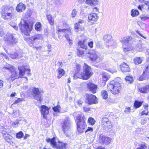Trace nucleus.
I'll return each instance as SVG.
<instances>
[{"label":"nucleus","instance_id":"f257e3e1","mask_svg":"<svg viewBox=\"0 0 149 149\" xmlns=\"http://www.w3.org/2000/svg\"><path fill=\"white\" fill-rule=\"evenodd\" d=\"M84 71L82 72L81 67L79 64L76 65V70L74 74V77L87 80L89 79L92 74L90 66L84 63L83 67Z\"/></svg>","mask_w":149,"mask_h":149},{"label":"nucleus","instance_id":"f03ea898","mask_svg":"<svg viewBox=\"0 0 149 149\" xmlns=\"http://www.w3.org/2000/svg\"><path fill=\"white\" fill-rule=\"evenodd\" d=\"M77 54L79 57H83L84 53L86 54L90 60L94 63H97L102 60V58L97 54V51L95 49H89L87 51L84 52L78 47L77 49Z\"/></svg>","mask_w":149,"mask_h":149},{"label":"nucleus","instance_id":"7ed1b4c3","mask_svg":"<svg viewBox=\"0 0 149 149\" xmlns=\"http://www.w3.org/2000/svg\"><path fill=\"white\" fill-rule=\"evenodd\" d=\"M13 7L9 6H3L1 14V17L5 20L11 19L15 18Z\"/></svg>","mask_w":149,"mask_h":149},{"label":"nucleus","instance_id":"20e7f679","mask_svg":"<svg viewBox=\"0 0 149 149\" xmlns=\"http://www.w3.org/2000/svg\"><path fill=\"white\" fill-rule=\"evenodd\" d=\"M85 120V117L82 114L79 115L76 118L77 131L79 133H82L86 126Z\"/></svg>","mask_w":149,"mask_h":149},{"label":"nucleus","instance_id":"39448f33","mask_svg":"<svg viewBox=\"0 0 149 149\" xmlns=\"http://www.w3.org/2000/svg\"><path fill=\"white\" fill-rule=\"evenodd\" d=\"M132 39V38L131 36H127L122 38L120 40V42L122 45L123 50L125 53L133 49V47L130 44V42Z\"/></svg>","mask_w":149,"mask_h":149},{"label":"nucleus","instance_id":"423d86ee","mask_svg":"<svg viewBox=\"0 0 149 149\" xmlns=\"http://www.w3.org/2000/svg\"><path fill=\"white\" fill-rule=\"evenodd\" d=\"M121 88V85L119 82L116 80L111 81L107 85V89L113 94H118Z\"/></svg>","mask_w":149,"mask_h":149},{"label":"nucleus","instance_id":"0eeeda50","mask_svg":"<svg viewBox=\"0 0 149 149\" xmlns=\"http://www.w3.org/2000/svg\"><path fill=\"white\" fill-rule=\"evenodd\" d=\"M19 27L22 32L27 36L29 35V33L31 31L33 25V23H27L24 19H21L19 24Z\"/></svg>","mask_w":149,"mask_h":149},{"label":"nucleus","instance_id":"6e6552de","mask_svg":"<svg viewBox=\"0 0 149 149\" xmlns=\"http://www.w3.org/2000/svg\"><path fill=\"white\" fill-rule=\"evenodd\" d=\"M47 143H50L52 147L56 148L57 149H66V144L59 141L58 143L56 141L55 138L54 137L52 139L48 138L46 139Z\"/></svg>","mask_w":149,"mask_h":149},{"label":"nucleus","instance_id":"1a4fd4ad","mask_svg":"<svg viewBox=\"0 0 149 149\" xmlns=\"http://www.w3.org/2000/svg\"><path fill=\"white\" fill-rule=\"evenodd\" d=\"M58 33L60 32H64L65 33V37L68 42L69 45L71 46L73 44V39L71 29H59L58 30Z\"/></svg>","mask_w":149,"mask_h":149},{"label":"nucleus","instance_id":"9d476101","mask_svg":"<svg viewBox=\"0 0 149 149\" xmlns=\"http://www.w3.org/2000/svg\"><path fill=\"white\" fill-rule=\"evenodd\" d=\"M6 43L10 45L14 46L18 42V39L11 33L6 35L4 38Z\"/></svg>","mask_w":149,"mask_h":149},{"label":"nucleus","instance_id":"9b49d317","mask_svg":"<svg viewBox=\"0 0 149 149\" xmlns=\"http://www.w3.org/2000/svg\"><path fill=\"white\" fill-rule=\"evenodd\" d=\"M71 123L70 120L68 117H66L65 119L61 122V129L65 134L70 129Z\"/></svg>","mask_w":149,"mask_h":149},{"label":"nucleus","instance_id":"f8f14e48","mask_svg":"<svg viewBox=\"0 0 149 149\" xmlns=\"http://www.w3.org/2000/svg\"><path fill=\"white\" fill-rule=\"evenodd\" d=\"M3 69H6L8 70H10L11 72V75L10 78L12 81H14L15 79L17 78V74L15 69V67L11 65L7 64L3 68Z\"/></svg>","mask_w":149,"mask_h":149},{"label":"nucleus","instance_id":"ddd939ff","mask_svg":"<svg viewBox=\"0 0 149 149\" xmlns=\"http://www.w3.org/2000/svg\"><path fill=\"white\" fill-rule=\"evenodd\" d=\"M42 38V36L40 34L36 35L32 37H31L30 38V42H31V43H30V46L36 50L40 49H41V46H39L38 47H34L33 46V44L38 40L41 39Z\"/></svg>","mask_w":149,"mask_h":149},{"label":"nucleus","instance_id":"4468645a","mask_svg":"<svg viewBox=\"0 0 149 149\" xmlns=\"http://www.w3.org/2000/svg\"><path fill=\"white\" fill-rule=\"evenodd\" d=\"M32 93L34 99L36 100L39 101L41 102L42 100V99L41 98V95L40 92L38 88L33 87L32 89Z\"/></svg>","mask_w":149,"mask_h":149},{"label":"nucleus","instance_id":"2eb2a0df","mask_svg":"<svg viewBox=\"0 0 149 149\" xmlns=\"http://www.w3.org/2000/svg\"><path fill=\"white\" fill-rule=\"evenodd\" d=\"M112 140V139L111 138L102 134L100 135L99 137V141L102 144L107 145L111 143Z\"/></svg>","mask_w":149,"mask_h":149},{"label":"nucleus","instance_id":"dca6fc26","mask_svg":"<svg viewBox=\"0 0 149 149\" xmlns=\"http://www.w3.org/2000/svg\"><path fill=\"white\" fill-rule=\"evenodd\" d=\"M88 104H95L97 103V98L95 95L91 94H86L85 95Z\"/></svg>","mask_w":149,"mask_h":149},{"label":"nucleus","instance_id":"f3484780","mask_svg":"<svg viewBox=\"0 0 149 149\" xmlns=\"http://www.w3.org/2000/svg\"><path fill=\"white\" fill-rule=\"evenodd\" d=\"M111 123L109 119L107 118H103L102 119V126L105 130L111 127Z\"/></svg>","mask_w":149,"mask_h":149},{"label":"nucleus","instance_id":"a211bd4d","mask_svg":"<svg viewBox=\"0 0 149 149\" xmlns=\"http://www.w3.org/2000/svg\"><path fill=\"white\" fill-rule=\"evenodd\" d=\"M148 78H149V65L146 67V69L143 72V74L140 76L139 80L142 81Z\"/></svg>","mask_w":149,"mask_h":149},{"label":"nucleus","instance_id":"6ab92c4d","mask_svg":"<svg viewBox=\"0 0 149 149\" xmlns=\"http://www.w3.org/2000/svg\"><path fill=\"white\" fill-rule=\"evenodd\" d=\"M49 109L50 108H48L47 107L44 105H42L41 106L40 111L41 114L43 116V118H46V115L48 114Z\"/></svg>","mask_w":149,"mask_h":149},{"label":"nucleus","instance_id":"aec40b11","mask_svg":"<svg viewBox=\"0 0 149 149\" xmlns=\"http://www.w3.org/2000/svg\"><path fill=\"white\" fill-rule=\"evenodd\" d=\"M19 70V75L20 76H23L24 74L26 73L28 75L30 74V69H26L23 66L20 67L18 68Z\"/></svg>","mask_w":149,"mask_h":149},{"label":"nucleus","instance_id":"412c9836","mask_svg":"<svg viewBox=\"0 0 149 149\" xmlns=\"http://www.w3.org/2000/svg\"><path fill=\"white\" fill-rule=\"evenodd\" d=\"M87 84L90 91L93 93H96L97 89V86L96 85L89 82L87 83Z\"/></svg>","mask_w":149,"mask_h":149},{"label":"nucleus","instance_id":"4be33fe9","mask_svg":"<svg viewBox=\"0 0 149 149\" xmlns=\"http://www.w3.org/2000/svg\"><path fill=\"white\" fill-rule=\"evenodd\" d=\"M84 23V20L80 19L78 22L74 24V28L77 30L76 31L77 32L78 30L82 29V24Z\"/></svg>","mask_w":149,"mask_h":149},{"label":"nucleus","instance_id":"5701e85b","mask_svg":"<svg viewBox=\"0 0 149 149\" xmlns=\"http://www.w3.org/2000/svg\"><path fill=\"white\" fill-rule=\"evenodd\" d=\"M120 68L122 71L123 72H129L130 68L129 66L126 63H123L120 66Z\"/></svg>","mask_w":149,"mask_h":149},{"label":"nucleus","instance_id":"b1692460","mask_svg":"<svg viewBox=\"0 0 149 149\" xmlns=\"http://www.w3.org/2000/svg\"><path fill=\"white\" fill-rule=\"evenodd\" d=\"M85 3L92 6H95L98 4L99 1L98 0H86Z\"/></svg>","mask_w":149,"mask_h":149},{"label":"nucleus","instance_id":"393cba45","mask_svg":"<svg viewBox=\"0 0 149 149\" xmlns=\"http://www.w3.org/2000/svg\"><path fill=\"white\" fill-rule=\"evenodd\" d=\"M26 8L25 5L22 3H20L17 6L16 8V10L19 12H22Z\"/></svg>","mask_w":149,"mask_h":149},{"label":"nucleus","instance_id":"a878e982","mask_svg":"<svg viewBox=\"0 0 149 149\" xmlns=\"http://www.w3.org/2000/svg\"><path fill=\"white\" fill-rule=\"evenodd\" d=\"M139 91L143 93H147L149 92V85H146L139 88Z\"/></svg>","mask_w":149,"mask_h":149},{"label":"nucleus","instance_id":"bb28decb","mask_svg":"<svg viewBox=\"0 0 149 149\" xmlns=\"http://www.w3.org/2000/svg\"><path fill=\"white\" fill-rule=\"evenodd\" d=\"M98 17L96 13H93L90 14L88 17L89 20L90 21H95L98 19Z\"/></svg>","mask_w":149,"mask_h":149},{"label":"nucleus","instance_id":"cd10ccee","mask_svg":"<svg viewBox=\"0 0 149 149\" xmlns=\"http://www.w3.org/2000/svg\"><path fill=\"white\" fill-rule=\"evenodd\" d=\"M58 72L57 78L58 79L61 78L65 74V71L63 69L61 68L60 67L57 70Z\"/></svg>","mask_w":149,"mask_h":149},{"label":"nucleus","instance_id":"c85d7f7f","mask_svg":"<svg viewBox=\"0 0 149 149\" xmlns=\"http://www.w3.org/2000/svg\"><path fill=\"white\" fill-rule=\"evenodd\" d=\"M102 80L104 81V84H105L106 82L110 77V75L107 72H103L102 74Z\"/></svg>","mask_w":149,"mask_h":149},{"label":"nucleus","instance_id":"c756f323","mask_svg":"<svg viewBox=\"0 0 149 149\" xmlns=\"http://www.w3.org/2000/svg\"><path fill=\"white\" fill-rule=\"evenodd\" d=\"M106 44L108 46V48H113L116 47V43L112 39L110 40L109 42H107Z\"/></svg>","mask_w":149,"mask_h":149},{"label":"nucleus","instance_id":"7c9ffc66","mask_svg":"<svg viewBox=\"0 0 149 149\" xmlns=\"http://www.w3.org/2000/svg\"><path fill=\"white\" fill-rule=\"evenodd\" d=\"M78 47L80 49L81 48L83 49L86 50L88 48V47L86 44H85L84 42L83 41H79L78 43Z\"/></svg>","mask_w":149,"mask_h":149},{"label":"nucleus","instance_id":"2f4dec72","mask_svg":"<svg viewBox=\"0 0 149 149\" xmlns=\"http://www.w3.org/2000/svg\"><path fill=\"white\" fill-rule=\"evenodd\" d=\"M146 48L145 45L143 44H139L136 47V49L138 51H142Z\"/></svg>","mask_w":149,"mask_h":149},{"label":"nucleus","instance_id":"473e14b6","mask_svg":"<svg viewBox=\"0 0 149 149\" xmlns=\"http://www.w3.org/2000/svg\"><path fill=\"white\" fill-rule=\"evenodd\" d=\"M3 137L5 140L8 143L11 144L13 143L12 140L13 138V137L9 134H8Z\"/></svg>","mask_w":149,"mask_h":149},{"label":"nucleus","instance_id":"72a5a7b5","mask_svg":"<svg viewBox=\"0 0 149 149\" xmlns=\"http://www.w3.org/2000/svg\"><path fill=\"white\" fill-rule=\"evenodd\" d=\"M10 56L12 59H17L19 58L20 56L17 52H15L10 54Z\"/></svg>","mask_w":149,"mask_h":149},{"label":"nucleus","instance_id":"f704fd0d","mask_svg":"<svg viewBox=\"0 0 149 149\" xmlns=\"http://www.w3.org/2000/svg\"><path fill=\"white\" fill-rule=\"evenodd\" d=\"M46 17L50 24L51 25H53L54 23V20L52 16L50 15H47Z\"/></svg>","mask_w":149,"mask_h":149},{"label":"nucleus","instance_id":"c9c22d12","mask_svg":"<svg viewBox=\"0 0 149 149\" xmlns=\"http://www.w3.org/2000/svg\"><path fill=\"white\" fill-rule=\"evenodd\" d=\"M143 102L135 100L134 104V107L136 109L142 105Z\"/></svg>","mask_w":149,"mask_h":149},{"label":"nucleus","instance_id":"e433bc0d","mask_svg":"<svg viewBox=\"0 0 149 149\" xmlns=\"http://www.w3.org/2000/svg\"><path fill=\"white\" fill-rule=\"evenodd\" d=\"M111 36L110 35H108L104 36L103 37V39L105 42L106 44L109 42L110 40H111Z\"/></svg>","mask_w":149,"mask_h":149},{"label":"nucleus","instance_id":"4c0bfd02","mask_svg":"<svg viewBox=\"0 0 149 149\" xmlns=\"http://www.w3.org/2000/svg\"><path fill=\"white\" fill-rule=\"evenodd\" d=\"M142 59L141 58L136 57L134 59V62L136 64H139L141 63L142 61Z\"/></svg>","mask_w":149,"mask_h":149},{"label":"nucleus","instance_id":"58836bf2","mask_svg":"<svg viewBox=\"0 0 149 149\" xmlns=\"http://www.w3.org/2000/svg\"><path fill=\"white\" fill-rule=\"evenodd\" d=\"M139 14V12L137 10H132L131 11V15L134 17L138 15Z\"/></svg>","mask_w":149,"mask_h":149},{"label":"nucleus","instance_id":"ea45409f","mask_svg":"<svg viewBox=\"0 0 149 149\" xmlns=\"http://www.w3.org/2000/svg\"><path fill=\"white\" fill-rule=\"evenodd\" d=\"M101 95L102 98L104 99H106L108 97V94L107 92L104 90L102 91L101 92Z\"/></svg>","mask_w":149,"mask_h":149},{"label":"nucleus","instance_id":"a19ab883","mask_svg":"<svg viewBox=\"0 0 149 149\" xmlns=\"http://www.w3.org/2000/svg\"><path fill=\"white\" fill-rule=\"evenodd\" d=\"M41 25L40 23L37 22L35 25V29L37 31H40L41 29Z\"/></svg>","mask_w":149,"mask_h":149},{"label":"nucleus","instance_id":"79ce46f5","mask_svg":"<svg viewBox=\"0 0 149 149\" xmlns=\"http://www.w3.org/2000/svg\"><path fill=\"white\" fill-rule=\"evenodd\" d=\"M88 122L90 124L93 125L95 123V121L94 118L92 117H90L88 119Z\"/></svg>","mask_w":149,"mask_h":149},{"label":"nucleus","instance_id":"37998d69","mask_svg":"<svg viewBox=\"0 0 149 149\" xmlns=\"http://www.w3.org/2000/svg\"><path fill=\"white\" fill-rule=\"evenodd\" d=\"M23 135V133L22 131H20L16 134V136L17 138L20 139Z\"/></svg>","mask_w":149,"mask_h":149},{"label":"nucleus","instance_id":"c03bdc74","mask_svg":"<svg viewBox=\"0 0 149 149\" xmlns=\"http://www.w3.org/2000/svg\"><path fill=\"white\" fill-rule=\"evenodd\" d=\"M125 79L126 81H128L130 83H132L133 80V78L130 76H127Z\"/></svg>","mask_w":149,"mask_h":149},{"label":"nucleus","instance_id":"a18cd8bd","mask_svg":"<svg viewBox=\"0 0 149 149\" xmlns=\"http://www.w3.org/2000/svg\"><path fill=\"white\" fill-rule=\"evenodd\" d=\"M54 3L55 4L58 6L61 5L62 4L61 0H54Z\"/></svg>","mask_w":149,"mask_h":149},{"label":"nucleus","instance_id":"49530a36","mask_svg":"<svg viewBox=\"0 0 149 149\" xmlns=\"http://www.w3.org/2000/svg\"><path fill=\"white\" fill-rule=\"evenodd\" d=\"M60 107L59 105H57L56 106L53 107L52 109L55 112H59L60 111Z\"/></svg>","mask_w":149,"mask_h":149},{"label":"nucleus","instance_id":"de8ad7c7","mask_svg":"<svg viewBox=\"0 0 149 149\" xmlns=\"http://www.w3.org/2000/svg\"><path fill=\"white\" fill-rule=\"evenodd\" d=\"M131 109L130 107H126L124 112L128 114L131 112Z\"/></svg>","mask_w":149,"mask_h":149},{"label":"nucleus","instance_id":"09e8293b","mask_svg":"<svg viewBox=\"0 0 149 149\" xmlns=\"http://www.w3.org/2000/svg\"><path fill=\"white\" fill-rule=\"evenodd\" d=\"M147 122V119L146 118H142L141 120V123L143 125H145Z\"/></svg>","mask_w":149,"mask_h":149},{"label":"nucleus","instance_id":"8fccbe9b","mask_svg":"<svg viewBox=\"0 0 149 149\" xmlns=\"http://www.w3.org/2000/svg\"><path fill=\"white\" fill-rule=\"evenodd\" d=\"M77 14V11L76 10L74 9L72 11L71 14V17H74Z\"/></svg>","mask_w":149,"mask_h":149},{"label":"nucleus","instance_id":"3c124183","mask_svg":"<svg viewBox=\"0 0 149 149\" xmlns=\"http://www.w3.org/2000/svg\"><path fill=\"white\" fill-rule=\"evenodd\" d=\"M148 111L147 109H146L145 110L143 111L141 113V116H142L144 115L147 116L148 115Z\"/></svg>","mask_w":149,"mask_h":149},{"label":"nucleus","instance_id":"603ef678","mask_svg":"<svg viewBox=\"0 0 149 149\" xmlns=\"http://www.w3.org/2000/svg\"><path fill=\"white\" fill-rule=\"evenodd\" d=\"M23 100V99L21 98H18L17 100H15V102L13 103L14 104H17L21 102H22Z\"/></svg>","mask_w":149,"mask_h":149},{"label":"nucleus","instance_id":"864d4df0","mask_svg":"<svg viewBox=\"0 0 149 149\" xmlns=\"http://www.w3.org/2000/svg\"><path fill=\"white\" fill-rule=\"evenodd\" d=\"M146 147L144 144H141L137 149H146Z\"/></svg>","mask_w":149,"mask_h":149},{"label":"nucleus","instance_id":"5fc2aeb1","mask_svg":"<svg viewBox=\"0 0 149 149\" xmlns=\"http://www.w3.org/2000/svg\"><path fill=\"white\" fill-rule=\"evenodd\" d=\"M88 46L91 48H93V42L91 41L88 42Z\"/></svg>","mask_w":149,"mask_h":149},{"label":"nucleus","instance_id":"6e6d98bb","mask_svg":"<svg viewBox=\"0 0 149 149\" xmlns=\"http://www.w3.org/2000/svg\"><path fill=\"white\" fill-rule=\"evenodd\" d=\"M3 29L0 27V36L2 37L4 34Z\"/></svg>","mask_w":149,"mask_h":149},{"label":"nucleus","instance_id":"4d7b16f0","mask_svg":"<svg viewBox=\"0 0 149 149\" xmlns=\"http://www.w3.org/2000/svg\"><path fill=\"white\" fill-rule=\"evenodd\" d=\"M93 130V129L91 127H88L85 133H86L88 131L92 132Z\"/></svg>","mask_w":149,"mask_h":149},{"label":"nucleus","instance_id":"13d9d810","mask_svg":"<svg viewBox=\"0 0 149 149\" xmlns=\"http://www.w3.org/2000/svg\"><path fill=\"white\" fill-rule=\"evenodd\" d=\"M47 47L48 50L47 51L49 52H50L51 51V49L52 48V45L50 44H48L47 45Z\"/></svg>","mask_w":149,"mask_h":149},{"label":"nucleus","instance_id":"bf43d9fd","mask_svg":"<svg viewBox=\"0 0 149 149\" xmlns=\"http://www.w3.org/2000/svg\"><path fill=\"white\" fill-rule=\"evenodd\" d=\"M76 102L79 106H81L83 102L81 100H78Z\"/></svg>","mask_w":149,"mask_h":149},{"label":"nucleus","instance_id":"052dcab7","mask_svg":"<svg viewBox=\"0 0 149 149\" xmlns=\"http://www.w3.org/2000/svg\"><path fill=\"white\" fill-rule=\"evenodd\" d=\"M108 71L112 73L116 72L117 71L115 69H110Z\"/></svg>","mask_w":149,"mask_h":149},{"label":"nucleus","instance_id":"680f3d73","mask_svg":"<svg viewBox=\"0 0 149 149\" xmlns=\"http://www.w3.org/2000/svg\"><path fill=\"white\" fill-rule=\"evenodd\" d=\"M136 33L139 34L140 36H141L142 37H143V38L145 39H146V38L143 36L139 32V31L138 30H136Z\"/></svg>","mask_w":149,"mask_h":149},{"label":"nucleus","instance_id":"e2e57ef3","mask_svg":"<svg viewBox=\"0 0 149 149\" xmlns=\"http://www.w3.org/2000/svg\"><path fill=\"white\" fill-rule=\"evenodd\" d=\"M2 133L3 134V137L8 134V133L6 131L4 130L2 131Z\"/></svg>","mask_w":149,"mask_h":149},{"label":"nucleus","instance_id":"0e129e2a","mask_svg":"<svg viewBox=\"0 0 149 149\" xmlns=\"http://www.w3.org/2000/svg\"><path fill=\"white\" fill-rule=\"evenodd\" d=\"M141 19V20L142 21H145L146 19H148V18L147 17H140Z\"/></svg>","mask_w":149,"mask_h":149},{"label":"nucleus","instance_id":"69168bd1","mask_svg":"<svg viewBox=\"0 0 149 149\" xmlns=\"http://www.w3.org/2000/svg\"><path fill=\"white\" fill-rule=\"evenodd\" d=\"M1 54L3 55L5 58L7 59L8 58V56L6 55L5 53H2Z\"/></svg>","mask_w":149,"mask_h":149},{"label":"nucleus","instance_id":"338daca9","mask_svg":"<svg viewBox=\"0 0 149 149\" xmlns=\"http://www.w3.org/2000/svg\"><path fill=\"white\" fill-rule=\"evenodd\" d=\"M3 82L1 80H0V88H2L3 86Z\"/></svg>","mask_w":149,"mask_h":149},{"label":"nucleus","instance_id":"774afa93","mask_svg":"<svg viewBox=\"0 0 149 149\" xmlns=\"http://www.w3.org/2000/svg\"><path fill=\"white\" fill-rule=\"evenodd\" d=\"M143 106L144 109H147L148 107V105L147 104H146L143 105Z\"/></svg>","mask_w":149,"mask_h":149}]
</instances>
